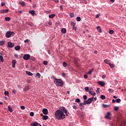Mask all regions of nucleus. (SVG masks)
Segmentation results:
<instances>
[{
	"mask_svg": "<svg viewBox=\"0 0 126 126\" xmlns=\"http://www.w3.org/2000/svg\"><path fill=\"white\" fill-rule=\"evenodd\" d=\"M55 116L56 119L59 121L65 119V115L63 113V111L61 110V109H58L55 112Z\"/></svg>",
	"mask_w": 126,
	"mask_h": 126,
	"instance_id": "1",
	"label": "nucleus"
},
{
	"mask_svg": "<svg viewBox=\"0 0 126 126\" xmlns=\"http://www.w3.org/2000/svg\"><path fill=\"white\" fill-rule=\"evenodd\" d=\"M54 82L56 86L63 87V81L61 80V79H57L55 78L54 79Z\"/></svg>",
	"mask_w": 126,
	"mask_h": 126,
	"instance_id": "2",
	"label": "nucleus"
},
{
	"mask_svg": "<svg viewBox=\"0 0 126 126\" xmlns=\"http://www.w3.org/2000/svg\"><path fill=\"white\" fill-rule=\"evenodd\" d=\"M13 34H14V32L8 31L6 33L5 37H6V38H10L11 36H13Z\"/></svg>",
	"mask_w": 126,
	"mask_h": 126,
	"instance_id": "3",
	"label": "nucleus"
},
{
	"mask_svg": "<svg viewBox=\"0 0 126 126\" xmlns=\"http://www.w3.org/2000/svg\"><path fill=\"white\" fill-rule=\"evenodd\" d=\"M112 116V114L110 112H108L106 113V115L105 116V118L107 120H111V116Z\"/></svg>",
	"mask_w": 126,
	"mask_h": 126,
	"instance_id": "4",
	"label": "nucleus"
},
{
	"mask_svg": "<svg viewBox=\"0 0 126 126\" xmlns=\"http://www.w3.org/2000/svg\"><path fill=\"white\" fill-rule=\"evenodd\" d=\"M31 56L29 54H25L23 56V59L25 61H28L30 58Z\"/></svg>",
	"mask_w": 126,
	"mask_h": 126,
	"instance_id": "5",
	"label": "nucleus"
},
{
	"mask_svg": "<svg viewBox=\"0 0 126 126\" xmlns=\"http://www.w3.org/2000/svg\"><path fill=\"white\" fill-rule=\"evenodd\" d=\"M92 101H93V97L89 98L85 102L87 103V105H88V104H91V103H92Z\"/></svg>",
	"mask_w": 126,
	"mask_h": 126,
	"instance_id": "6",
	"label": "nucleus"
},
{
	"mask_svg": "<svg viewBox=\"0 0 126 126\" xmlns=\"http://www.w3.org/2000/svg\"><path fill=\"white\" fill-rule=\"evenodd\" d=\"M93 89L92 88L90 89V91H89V94H91V95H93V96H95V95H96V93L94 92Z\"/></svg>",
	"mask_w": 126,
	"mask_h": 126,
	"instance_id": "7",
	"label": "nucleus"
},
{
	"mask_svg": "<svg viewBox=\"0 0 126 126\" xmlns=\"http://www.w3.org/2000/svg\"><path fill=\"white\" fill-rule=\"evenodd\" d=\"M8 47L9 48H13V47H14V43H12L11 42H8Z\"/></svg>",
	"mask_w": 126,
	"mask_h": 126,
	"instance_id": "8",
	"label": "nucleus"
},
{
	"mask_svg": "<svg viewBox=\"0 0 126 126\" xmlns=\"http://www.w3.org/2000/svg\"><path fill=\"white\" fill-rule=\"evenodd\" d=\"M9 11V10L8 9H5V10H1L0 11V13L2 14V13H7Z\"/></svg>",
	"mask_w": 126,
	"mask_h": 126,
	"instance_id": "9",
	"label": "nucleus"
},
{
	"mask_svg": "<svg viewBox=\"0 0 126 126\" xmlns=\"http://www.w3.org/2000/svg\"><path fill=\"white\" fill-rule=\"evenodd\" d=\"M42 113L44 115H48V109L46 108H43L42 110Z\"/></svg>",
	"mask_w": 126,
	"mask_h": 126,
	"instance_id": "10",
	"label": "nucleus"
},
{
	"mask_svg": "<svg viewBox=\"0 0 126 126\" xmlns=\"http://www.w3.org/2000/svg\"><path fill=\"white\" fill-rule=\"evenodd\" d=\"M97 83L99 85H100V86H105V83L104 82L99 81L97 82Z\"/></svg>",
	"mask_w": 126,
	"mask_h": 126,
	"instance_id": "11",
	"label": "nucleus"
},
{
	"mask_svg": "<svg viewBox=\"0 0 126 126\" xmlns=\"http://www.w3.org/2000/svg\"><path fill=\"white\" fill-rule=\"evenodd\" d=\"M12 67H13V68L15 67V64L16 63V60H13L12 61Z\"/></svg>",
	"mask_w": 126,
	"mask_h": 126,
	"instance_id": "12",
	"label": "nucleus"
},
{
	"mask_svg": "<svg viewBox=\"0 0 126 126\" xmlns=\"http://www.w3.org/2000/svg\"><path fill=\"white\" fill-rule=\"evenodd\" d=\"M29 13L32 14V16H34V15H36V12H35V11L34 10L30 11Z\"/></svg>",
	"mask_w": 126,
	"mask_h": 126,
	"instance_id": "13",
	"label": "nucleus"
},
{
	"mask_svg": "<svg viewBox=\"0 0 126 126\" xmlns=\"http://www.w3.org/2000/svg\"><path fill=\"white\" fill-rule=\"evenodd\" d=\"M30 88L29 87V86H27L25 87L23 90H24V91H25L26 92L28 91V90H29Z\"/></svg>",
	"mask_w": 126,
	"mask_h": 126,
	"instance_id": "14",
	"label": "nucleus"
},
{
	"mask_svg": "<svg viewBox=\"0 0 126 126\" xmlns=\"http://www.w3.org/2000/svg\"><path fill=\"white\" fill-rule=\"evenodd\" d=\"M96 29L99 33H101L102 32V30H101V27H100V26H97L96 27Z\"/></svg>",
	"mask_w": 126,
	"mask_h": 126,
	"instance_id": "15",
	"label": "nucleus"
},
{
	"mask_svg": "<svg viewBox=\"0 0 126 126\" xmlns=\"http://www.w3.org/2000/svg\"><path fill=\"white\" fill-rule=\"evenodd\" d=\"M63 112V113H64V114H65L66 116H68V115H69V112H68V111L66 109L64 110Z\"/></svg>",
	"mask_w": 126,
	"mask_h": 126,
	"instance_id": "16",
	"label": "nucleus"
},
{
	"mask_svg": "<svg viewBox=\"0 0 126 126\" xmlns=\"http://www.w3.org/2000/svg\"><path fill=\"white\" fill-rule=\"evenodd\" d=\"M26 73L28 74V75H30V76H32L33 75V74H32V73L28 71H26Z\"/></svg>",
	"mask_w": 126,
	"mask_h": 126,
	"instance_id": "17",
	"label": "nucleus"
},
{
	"mask_svg": "<svg viewBox=\"0 0 126 126\" xmlns=\"http://www.w3.org/2000/svg\"><path fill=\"white\" fill-rule=\"evenodd\" d=\"M55 16H56V14H52L49 15V18H54V17H55Z\"/></svg>",
	"mask_w": 126,
	"mask_h": 126,
	"instance_id": "18",
	"label": "nucleus"
},
{
	"mask_svg": "<svg viewBox=\"0 0 126 126\" xmlns=\"http://www.w3.org/2000/svg\"><path fill=\"white\" fill-rule=\"evenodd\" d=\"M21 47L20 46H17L16 47H15V50L16 51H19V50H20Z\"/></svg>",
	"mask_w": 126,
	"mask_h": 126,
	"instance_id": "19",
	"label": "nucleus"
},
{
	"mask_svg": "<svg viewBox=\"0 0 126 126\" xmlns=\"http://www.w3.org/2000/svg\"><path fill=\"white\" fill-rule=\"evenodd\" d=\"M48 118H49V117L47 115H43V116L42 117L43 120H46Z\"/></svg>",
	"mask_w": 126,
	"mask_h": 126,
	"instance_id": "20",
	"label": "nucleus"
},
{
	"mask_svg": "<svg viewBox=\"0 0 126 126\" xmlns=\"http://www.w3.org/2000/svg\"><path fill=\"white\" fill-rule=\"evenodd\" d=\"M61 32H62V33H63V34L66 33V29L63 28L61 30Z\"/></svg>",
	"mask_w": 126,
	"mask_h": 126,
	"instance_id": "21",
	"label": "nucleus"
},
{
	"mask_svg": "<svg viewBox=\"0 0 126 126\" xmlns=\"http://www.w3.org/2000/svg\"><path fill=\"white\" fill-rule=\"evenodd\" d=\"M35 77H37L38 78H40L41 74L39 73H37L35 75Z\"/></svg>",
	"mask_w": 126,
	"mask_h": 126,
	"instance_id": "22",
	"label": "nucleus"
},
{
	"mask_svg": "<svg viewBox=\"0 0 126 126\" xmlns=\"http://www.w3.org/2000/svg\"><path fill=\"white\" fill-rule=\"evenodd\" d=\"M102 106L103 107V108H108L109 107H110V106L109 105H107V104H102Z\"/></svg>",
	"mask_w": 126,
	"mask_h": 126,
	"instance_id": "23",
	"label": "nucleus"
},
{
	"mask_svg": "<svg viewBox=\"0 0 126 126\" xmlns=\"http://www.w3.org/2000/svg\"><path fill=\"white\" fill-rule=\"evenodd\" d=\"M8 111L9 112H10V113H12L13 110H12V108H11V107H10V106H8Z\"/></svg>",
	"mask_w": 126,
	"mask_h": 126,
	"instance_id": "24",
	"label": "nucleus"
},
{
	"mask_svg": "<svg viewBox=\"0 0 126 126\" xmlns=\"http://www.w3.org/2000/svg\"><path fill=\"white\" fill-rule=\"evenodd\" d=\"M109 65L110 66L111 68H113V67H115V64L113 63H109Z\"/></svg>",
	"mask_w": 126,
	"mask_h": 126,
	"instance_id": "25",
	"label": "nucleus"
},
{
	"mask_svg": "<svg viewBox=\"0 0 126 126\" xmlns=\"http://www.w3.org/2000/svg\"><path fill=\"white\" fill-rule=\"evenodd\" d=\"M93 70H94V69H92V70H90L87 72V74H91L92 72H93Z\"/></svg>",
	"mask_w": 126,
	"mask_h": 126,
	"instance_id": "26",
	"label": "nucleus"
},
{
	"mask_svg": "<svg viewBox=\"0 0 126 126\" xmlns=\"http://www.w3.org/2000/svg\"><path fill=\"white\" fill-rule=\"evenodd\" d=\"M100 98L102 99V100H105V99H106V96L104 95H101Z\"/></svg>",
	"mask_w": 126,
	"mask_h": 126,
	"instance_id": "27",
	"label": "nucleus"
},
{
	"mask_svg": "<svg viewBox=\"0 0 126 126\" xmlns=\"http://www.w3.org/2000/svg\"><path fill=\"white\" fill-rule=\"evenodd\" d=\"M63 66H64V67H66V66H67V63H66V62H63Z\"/></svg>",
	"mask_w": 126,
	"mask_h": 126,
	"instance_id": "28",
	"label": "nucleus"
},
{
	"mask_svg": "<svg viewBox=\"0 0 126 126\" xmlns=\"http://www.w3.org/2000/svg\"><path fill=\"white\" fill-rule=\"evenodd\" d=\"M119 109H120V107H119L118 106H115L114 107V111H118Z\"/></svg>",
	"mask_w": 126,
	"mask_h": 126,
	"instance_id": "29",
	"label": "nucleus"
},
{
	"mask_svg": "<svg viewBox=\"0 0 126 126\" xmlns=\"http://www.w3.org/2000/svg\"><path fill=\"white\" fill-rule=\"evenodd\" d=\"M0 60L1 63H3V57H2L1 55H0Z\"/></svg>",
	"mask_w": 126,
	"mask_h": 126,
	"instance_id": "30",
	"label": "nucleus"
},
{
	"mask_svg": "<svg viewBox=\"0 0 126 126\" xmlns=\"http://www.w3.org/2000/svg\"><path fill=\"white\" fill-rule=\"evenodd\" d=\"M80 2H82V3H87V2L86 1V0H80Z\"/></svg>",
	"mask_w": 126,
	"mask_h": 126,
	"instance_id": "31",
	"label": "nucleus"
},
{
	"mask_svg": "<svg viewBox=\"0 0 126 126\" xmlns=\"http://www.w3.org/2000/svg\"><path fill=\"white\" fill-rule=\"evenodd\" d=\"M32 124L34 126H37L38 125V124L37 122H33V123H32Z\"/></svg>",
	"mask_w": 126,
	"mask_h": 126,
	"instance_id": "32",
	"label": "nucleus"
},
{
	"mask_svg": "<svg viewBox=\"0 0 126 126\" xmlns=\"http://www.w3.org/2000/svg\"><path fill=\"white\" fill-rule=\"evenodd\" d=\"M5 21H10V18L6 17L5 18Z\"/></svg>",
	"mask_w": 126,
	"mask_h": 126,
	"instance_id": "33",
	"label": "nucleus"
},
{
	"mask_svg": "<svg viewBox=\"0 0 126 126\" xmlns=\"http://www.w3.org/2000/svg\"><path fill=\"white\" fill-rule=\"evenodd\" d=\"M43 63L44 65H47L48 64V61H44Z\"/></svg>",
	"mask_w": 126,
	"mask_h": 126,
	"instance_id": "34",
	"label": "nucleus"
},
{
	"mask_svg": "<svg viewBox=\"0 0 126 126\" xmlns=\"http://www.w3.org/2000/svg\"><path fill=\"white\" fill-rule=\"evenodd\" d=\"M104 62L105 63H108V64L110 63V61H109L108 60H104Z\"/></svg>",
	"mask_w": 126,
	"mask_h": 126,
	"instance_id": "35",
	"label": "nucleus"
},
{
	"mask_svg": "<svg viewBox=\"0 0 126 126\" xmlns=\"http://www.w3.org/2000/svg\"><path fill=\"white\" fill-rule=\"evenodd\" d=\"M70 25L71 26H75V23L73 21H71L70 23Z\"/></svg>",
	"mask_w": 126,
	"mask_h": 126,
	"instance_id": "36",
	"label": "nucleus"
},
{
	"mask_svg": "<svg viewBox=\"0 0 126 126\" xmlns=\"http://www.w3.org/2000/svg\"><path fill=\"white\" fill-rule=\"evenodd\" d=\"M115 101L117 103H120V102H121V99L117 98L115 100Z\"/></svg>",
	"mask_w": 126,
	"mask_h": 126,
	"instance_id": "37",
	"label": "nucleus"
},
{
	"mask_svg": "<svg viewBox=\"0 0 126 126\" xmlns=\"http://www.w3.org/2000/svg\"><path fill=\"white\" fill-rule=\"evenodd\" d=\"M0 46H3V45H4V41H0Z\"/></svg>",
	"mask_w": 126,
	"mask_h": 126,
	"instance_id": "38",
	"label": "nucleus"
},
{
	"mask_svg": "<svg viewBox=\"0 0 126 126\" xmlns=\"http://www.w3.org/2000/svg\"><path fill=\"white\" fill-rule=\"evenodd\" d=\"M76 20L77 21L79 22L80 21V20H81V18H80V17H77L76 18Z\"/></svg>",
	"mask_w": 126,
	"mask_h": 126,
	"instance_id": "39",
	"label": "nucleus"
},
{
	"mask_svg": "<svg viewBox=\"0 0 126 126\" xmlns=\"http://www.w3.org/2000/svg\"><path fill=\"white\" fill-rule=\"evenodd\" d=\"M85 91H87V92H88L89 91V87H87L85 88Z\"/></svg>",
	"mask_w": 126,
	"mask_h": 126,
	"instance_id": "40",
	"label": "nucleus"
},
{
	"mask_svg": "<svg viewBox=\"0 0 126 126\" xmlns=\"http://www.w3.org/2000/svg\"><path fill=\"white\" fill-rule=\"evenodd\" d=\"M75 102H76L77 103H80V99L77 98L75 100Z\"/></svg>",
	"mask_w": 126,
	"mask_h": 126,
	"instance_id": "41",
	"label": "nucleus"
},
{
	"mask_svg": "<svg viewBox=\"0 0 126 126\" xmlns=\"http://www.w3.org/2000/svg\"><path fill=\"white\" fill-rule=\"evenodd\" d=\"M20 3L21 4L22 6H25V3H24V2H20Z\"/></svg>",
	"mask_w": 126,
	"mask_h": 126,
	"instance_id": "42",
	"label": "nucleus"
},
{
	"mask_svg": "<svg viewBox=\"0 0 126 126\" xmlns=\"http://www.w3.org/2000/svg\"><path fill=\"white\" fill-rule=\"evenodd\" d=\"M108 91L109 92V93H113V92H114V90H113L111 89H109Z\"/></svg>",
	"mask_w": 126,
	"mask_h": 126,
	"instance_id": "43",
	"label": "nucleus"
},
{
	"mask_svg": "<svg viewBox=\"0 0 126 126\" xmlns=\"http://www.w3.org/2000/svg\"><path fill=\"white\" fill-rule=\"evenodd\" d=\"M30 116H31V117H33L34 116V112H32L30 113Z\"/></svg>",
	"mask_w": 126,
	"mask_h": 126,
	"instance_id": "44",
	"label": "nucleus"
},
{
	"mask_svg": "<svg viewBox=\"0 0 126 126\" xmlns=\"http://www.w3.org/2000/svg\"><path fill=\"white\" fill-rule=\"evenodd\" d=\"M65 110V108L63 107H61V111H62V112H63L64 110Z\"/></svg>",
	"mask_w": 126,
	"mask_h": 126,
	"instance_id": "45",
	"label": "nucleus"
},
{
	"mask_svg": "<svg viewBox=\"0 0 126 126\" xmlns=\"http://www.w3.org/2000/svg\"><path fill=\"white\" fill-rule=\"evenodd\" d=\"M109 34H113V33H114V31H113V30H110L109 31Z\"/></svg>",
	"mask_w": 126,
	"mask_h": 126,
	"instance_id": "46",
	"label": "nucleus"
},
{
	"mask_svg": "<svg viewBox=\"0 0 126 126\" xmlns=\"http://www.w3.org/2000/svg\"><path fill=\"white\" fill-rule=\"evenodd\" d=\"M69 16H70V17L72 18L74 16V14L71 13V14H70Z\"/></svg>",
	"mask_w": 126,
	"mask_h": 126,
	"instance_id": "47",
	"label": "nucleus"
},
{
	"mask_svg": "<svg viewBox=\"0 0 126 126\" xmlns=\"http://www.w3.org/2000/svg\"><path fill=\"white\" fill-rule=\"evenodd\" d=\"M83 99H84V100H87V95H84Z\"/></svg>",
	"mask_w": 126,
	"mask_h": 126,
	"instance_id": "48",
	"label": "nucleus"
},
{
	"mask_svg": "<svg viewBox=\"0 0 126 126\" xmlns=\"http://www.w3.org/2000/svg\"><path fill=\"white\" fill-rule=\"evenodd\" d=\"M72 30H76V27L75 26H72Z\"/></svg>",
	"mask_w": 126,
	"mask_h": 126,
	"instance_id": "49",
	"label": "nucleus"
},
{
	"mask_svg": "<svg viewBox=\"0 0 126 126\" xmlns=\"http://www.w3.org/2000/svg\"><path fill=\"white\" fill-rule=\"evenodd\" d=\"M99 17H100V14H97L95 16V18H99Z\"/></svg>",
	"mask_w": 126,
	"mask_h": 126,
	"instance_id": "50",
	"label": "nucleus"
},
{
	"mask_svg": "<svg viewBox=\"0 0 126 126\" xmlns=\"http://www.w3.org/2000/svg\"><path fill=\"white\" fill-rule=\"evenodd\" d=\"M4 94H5V95H8V94H9V93L8 92H7V91H5Z\"/></svg>",
	"mask_w": 126,
	"mask_h": 126,
	"instance_id": "51",
	"label": "nucleus"
},
{
	"mask_svg": "<svg viewBox=\"0 0 126 126\" xmlns=\"http://www.w3.org/2000/svg\"><path fill=\"white\" fill-rule=\"evenodd\" d=\"M21 109L22 110H25V106H21Z\"/></svg>",
	"mask_w": 126,
	"mask_h": 126,
	"instance_id": "52",
	"label": "nucleus"
},
{
	"mask_svg": "<svg viewBox=\"0 0 126 126\" xmlns=\"http://www.w3.org/2000/svg\"><path fill=\"white\" fill-rule=\"evenodd\" d=\"M12 93H13V94H16V90H12Z\"/></svg>",
	"mask_w": 126,
	"mask_h": 126,
	"instance_id": "53",
	"label": "nucleus"
},
{
	"mask_svg": "<svg viewBox=\"0 0 126 126\" xmlns=\"http://www.w3.org/2000/svg\"><path fill=\"white\" fill-rule=\"evenodd\" d=\"M85 101H86V100H84V103H82V104H83V106L84 105H87V102H85Z\"/></svg>",
	"mask_w": 126,
	"mask_h": 126,
	"instance_id": "54",
	"label": "nucleus"
},
{
	"mask_svg": "<svg viewBox=\"0 0 126 126\" xmlns=\"http://www.w3.org/2000/svg\"><path fill=\"white\" fill-rule=\"evenodd\" d=\"M72 107L74 109H77V106L76 105H73Z\"/></svg>",
	"mask_w": 126,
	"mask_h": 126,
	"instance_id": "55",
	"label": "nucleus"
},
{
	"mask_svg": "<svg viewBox=\"0 0 126 126\" xmlns=\"http://www.w3.org/2000/svg\"><path fill=\"white\" fill-rule=\"evenodd\" d=\"M99 90H100V88H98L96 90V93L98 94L99 93Z\"/></svg>",
	"mask_w": 126,
	"mask_h": 126,
	"instance_id": "56",
	"label": "nucleus"
},
{
	"mask_svg": "<svg viewBox=\"0 0 126 126\" xmlns=\"http://www.w3.org/2000/svg\"><path fill=\"white\" fill-rule=\"evenodd\" d=\"M1 6H4V5H5V3L2 2L1 4Z\"/></svg>",
	"mask_w": 126,
	"mask_h": 126,
	"instance_id": "57",
	"label": "nucleus"
},
{
	"mask_svg": "<svg viewBox=\"0 0 126 126\" xmlns=\"http://www.w3.org/2000/svg\"><path fill=\"white\" fill-rule=\"evenodd\" d=\"M25 43H28L29 42V40L26 39L24 41Z\"/></svg>",
	"mask_w": 126,
	"mask_h": 126,
	"instance_id": "58",
	"label": "nucleus"
},
{
	"mask_svg": "<svg viewBox=\"0 0 126 126\" xmlns=\"http://www.w3.org/2000/svg\"><path fill=\"white\" fill-rule=\"evenodd\" d=\"M84 78H88V76H87V75H84Z\"/></svg>",
	"mask_w": 126,
	"mask_h": 126,
	"instance_id": "59",
	"label": "nucleus"
},
{
	"mask_svg": "<svg viewBox=\"0 0 126 126\" xmlns=\"http://www.w3.org/2000/svg\"><path fill=\"white\" fill-rule=\"evenodd\" d=\"M14 57H15V58H18V55L15 54V55H14Z\"/></svg>",
	"mask_w": 126,
	"mask_h": 126,
	"instance_id": "60",
	"label": "nucleus"
},
{
	"mask_svg": "<svg viewBox=\"0 0 126 126\" xmlns=\"http://www.w3.org/2000/svg\"><path fill=\"white\" fill-rule=\"evenodd\" d=\"M52 24H53V23L52 22H49L48 23V25H52Z\"/></svg>",
	"mask_w": 126,
	"mask_h": 126,
	"instance_id": "61",
	"label": "nucleus"
},
{
	"mask_svg": "<svg viewBox=\"0 0 126 126\" xmlns=\"http://www.w3.org/2000/svg\"><path fill=\"white\" fill-rule=\"evenodd\" d=\"M102 78H103V79H104V78H106V76L103 75L102 76Z\"/></svg>",
	"mask_w": 126,
	"mask_h": 126,
	"instance_id": "62",
	"label": "nucleus"
},
{
	"mask_svg": "<svg viewBox=\"0 0 126 126\" xmlns=\"http://www.w3.org/2000/svg\"><path fill=\"white\" fill-rule=\"evenodd\" d=\"M62 75H63V77L65 76V73H63Z\"/></svg>",
	"mask_w": 126,
	"mask_h": 126,
	"instance_id": "63",
	"label": "nucleus"
},
{
	"mask_svg": "<svg viewBox=\"0 0 126 126\" xmlns=\"http://www.w3.org/2000/svg\"><path fill=\"white\" fill-rule=\"evenodd\" d=\"M115 102H116V100L115 99H112V103H115Z\"/></svg>",
	"mask_w": 126,
	"mask_h": 126,
	"instance_id": "64",
	"label": "nucleus"
}]
</instances>
